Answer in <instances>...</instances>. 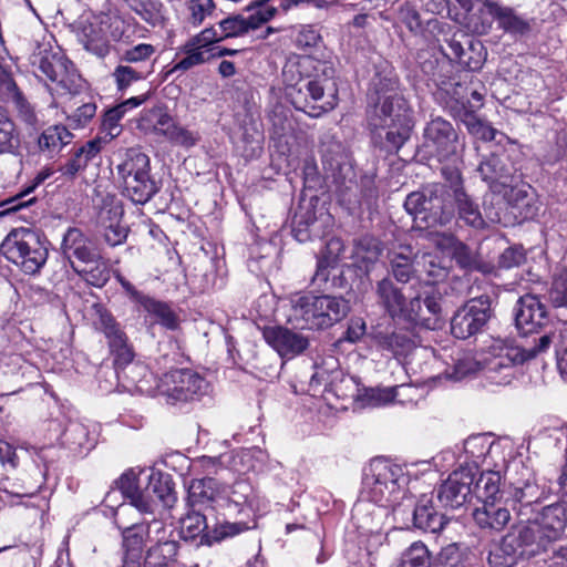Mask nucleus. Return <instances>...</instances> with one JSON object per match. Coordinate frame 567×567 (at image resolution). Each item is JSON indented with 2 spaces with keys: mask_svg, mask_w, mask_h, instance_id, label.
Wrapping results in <instances>:
<instances>
[{
  "mask_svg": "<svg viewBox=\"0 0 567 567\" xmlns=\"http://www.w3.org/2000/svg\"><path fill=\"white\" fill-rule=\"evenodd\" d=\"M1 252L25 275L38 274L48 259L44 241L30 228L11 230L1 244Z\"/></svg>",
  "mask_w": 567,
  "mask_h": 567,
  "instance_id": "obj_6",
  "label": "nucleus"
},
{
  "mask_svg": "<svg viewBox=\"0 0 567 567\" xmlns=\"http://www.w3.org/2000/svg\"><path fill=\"white\" fill-rule=\"evenodd\" d=\"M427 237L441 252H452L462 266H467L470 257L467 248L450 233L429 231Z\"/></svg>",
  "mask_w": 567,
  "mask_h": 567,
  "instance_id": "obj_40",
  "label": "nucleus"
},
{
  "mask_svg": "<svg viewBox=\"0 0 567 567\" xmlns=\"http://www.w3.org/2000/svg\"><path fill=\"white\" fill-rule=\"evenodd\" d=\"M414 327L409 323L395 322L382 329L375 328L372 332L375 344L395 355L410 351L415 346Z\"/></svg>",
  "mask_w": 567,
  "mask_h": 567,
  "instance_id": "obj_20",
  "label": "nucleus"
},
{
  "mask_svg": "<svg viewBox=\"0 0 567 567\" xmlns=\"http://www.w3.org/2000/svg\"><path fill=\"white\" fill-rule=\"evenodd\" d=\"M424 145L432 148L440 161H445L457 154L458 135L449 121L437 116L424 127Z\"/></svg>",
  "mask_w": 567,
  "mask_h": 567,
  "instance_id": "obj_15",
  "label": "nucleus"
},
{
  "mask_svg": "<svg viewBox=\"0 0 567 567\" xmlns=\"http://www.w3.org/2000/svg\"><path fill=\"white\" fill-rule=\"evenodd\" d=\"M96 105L93 102H85L80 105L66 120L72 128H82L95 116Z\"/></svg>",
  "mask_w": 567,
  "mask_h": 567,
  "instance_id": "obj_61",
  "label": "nucleus"
},
{
  "mask_svg": "<svg viewBox=\"0 0 567 567\" xmlns=\"http://www.w3.org/2000/svg\"><path fill=\"white\" fill-rule=\"evenodd\" d=\"M262 337L267 344L286 360L296 358L309 347V340L302 333L282 326L265 327Z\"/></svg>",
  "mask_w": 567,
  "mask_h": 567,
  "instance_id": "obj_18",
  "label": "nucleus"
},
{
  "mask_svg": "<svg viewBox=\"0 0 567 567\" xmlns=\"http://www.w3.org/2000/svg\"><path fill=\"white\" fill-rule=\"evenodd\" d=\"M289 321L308 329H323L342 320L349 305L342 298L331 296L296 295L290 300Z\"/></svg>",
  "mask_w": 567,
  "mask_h": 567,
  "instance_id": "obj_3",
  "label": "nucleus"
},
{
  "mask_svg": "<svg viewBox=\"0 0 567 567\" xmlns=\"http://www.w3.org/2000/svg\"><path fill=\"white\" fill-rule=\"evenodd\" d=\"M176 553L177 545L175 542L156 544L146 554L145 567H164L176 556Z\"/></svg>",
  "mask_w": 567,
  "mask_h": 567,
  "instance_id": "obj_49",
  "label": "nucleus"
},
{
  "mask_svg": "<svg viewBox=\"0 0 567 567\" xmlns=\"http://www.w3.org/2000/svg\"><path fill=\"white\" fill-rule=\"evenodd\" d=\"M425 310L422 309L421 298L419 297L417 320L409 321L410 326H421L425 329L434 330L442 315L441 297L426 296L423 300Z\"/></svg>",
  "mask_w": 567,
  "mask_h": 567,
  "instance_id": "obj_39",
  "label": "nucleus"
},
{
  "mask_svg": "<svg viewBox=\"0 0 567 567\" xmlns=\"http://www.w3.org/2000/svg\"><path fill=\"white\" fill-rule=\"evenodd\" d=\"M378 306L395 322L409 323L417 320L419 296L408 299L390 277L378 280L374 286Z\"/></svg>",
  "mask_w": 567,
  "mask_h": 567,
  "instance_id": "obj_11",
  "label": "nucleus"
},
{
  "mask_svg": "<svg viewBox=\"0 0 567 567\" xmlns=\"http://www.w3.org/2000/svg\"><path fill=\"white\" fill-rule=\"evenodd\" d=\"M126 31V23L114 12H101L82 27L79 34L84 48L103 58L110 51V40L118 41Z\"/></svg>",
  "mask_w": 567,
  "mask_h": 567,
  "instance_id": "obj_9",
  "label": "nucleus"
},
{
  "mask_svg": "<svg viewBox=\"0 0 567 567\" xmlns=\"http://www.w3.org/2000/svg\"><path fill=\"white\" fill-rule=\"evenodd\" d=\"M72 268L80 274L87 284L94 287H103L110 279V271L106 264L99 255L97 261L83 268H79L74 262H71Z\"/></svg>",
  "mask_w": 567,
  "mask_h": 567,
  "instance_id": "obj_46",
  "label": "nucleus"
},
{
  "mask_svg": "<svg viewBox=\"0 0 567 567\" xmlns=\"http://www.w3.org/2000/svg\"><path fill=\"white\" fill-rule=\"evenodd\" d=\"M390 271L398 284H406L414 276L411 251L409 254L393 251L390 255Z\"/></svg>",
  "mask_w": 567,
  "mask_h": 567,
  "instance_id": "obj_48",
  "label": "nucleus"
},
{
  "mask_svg": "<svg viewBox=\"0 0 567 567\" xmlns=\"http://www.w3.org/2000/svg\"><path fill=\"white\" fill-rule=\"evenodd\" d=\"M476 465L466 464L453 471L440 485L437 496H471L474 494Z\"/></svg>",
  "mask_w": 567,
  "mask_h": 567,
  "instance_id": "obj_26",
  "label": "nucleus"
},
{
  "mask_svg": "<svg viewBox=\"0 0 567 567\" xmlns=\"http://www.w3.org/2000/svg\"><path fill=\"white\" fill-rule=\"evenodd\" d=\"M62 251L70 262H73L72 258H75L83 265L89 266L99 259V252L78 228H70L65 233L62 241Z\"/></svg>",
  "mask_w": 567,
  "mask_h": 567,
  "instance_id": "obj_23",
  "label": "nucleus"
},
{
  "mask_svg": "<svg viewBox=\"0 0 567 567\" xmlns=\"http://www.w3.org/2000/svg\"><path fill=\"white\" fill-rule=\"evenodd\" d=\"M457 217L465 225L475 229L485 227L486 221L483 217L478 204L466 193V190H458L457 195L453 196Z\"/></svg>",
  "mask_w": 567,
  "mask_h": 567,
  "instance_id": "obj_35",
  "label": "nucleus"
},
{
  "mask_svg": "<svg viewBox=\"0 0 567 567\" xmlns=\"http://www.w3.org/2000/svg\"><path fill=\"white\" fill-rule=\"evenodd\" d=\"M133 511L141 514L153 513V498H130V502L120 504L115 511V520L117 522L121 515Z\"/></svg>",
  "mask_w": 567,
  "mask_h": 567,
  "instance_id": "obj_63",
  "label": "nucleus"
},
{
  "mask_svg": "<svg viewBox=\"0 0 567 567\" xmlns=\"http://www.w3.org/2000/svg\"><path fill=\"white\" fill-rule=\"evenodd\" d=\"M93 204L96 209V220L100 227L122 220L123 207L121 200L114 194L96 190Z\"/></svg>",
  "mask_w": 567,
  "mask_h": 567,
  "instance_id": "obj_31",
  "label": "nucleus"
},
{
  "mask_svg": "<svg viewBox=\"0 0 567 567\" xmlns=\"http://www.w3.org/2000/svg\"><path fill=\"white\" fill-rule=\"evenodd\" d=\"M147 96H133L109 109L102 118L101 128L105 133L106 143L118 136L122 132L120 121L128 110H133L146 101Z\"/></svg>",
  "mask_w": 567,
  "mask_h": 567,
  "instance_id": "obj_29",
  "label": "nucleus"
},
{
  "mask_svg": "<svg viewBox=\"0 0 567 567\" xmlns=\"http://www.w3.org/2000/svg\"><path fill=\"white\" fill-rule=\"evenodd\" d=\"M165 138H167L171 143L189 148L197 144L200 136L197 132L190 131L179 124H177L175 121L173 122L171 128L168 130V133L166 134Z\"/></svg>",
  "mask_w": 567,
  "mask_h": 567,
  "instance_id": "obj_54",
  "label": "nucleus"
},
{
  "mask_svg": "<svg viewBox=\"0 0 567 567\" xmlns=\"http://www.w3.org/2000/svg\"><path fill=\"white\" fill-rule=\"evenodd\" d=\"M504 190L503 197L505 198L511 210L519 214V221L528 216V193L523 187H512L511 185Z\"/></svg>",
  "mask_w": 567,
  "mask_h": 567,
  "instance_id": "obj_51",
  "label": "nucleus"
},
{
  "mask_svg": "<svg viewBox=\"0 0 567 567\" xmlns=\"http://www.w3.org/2000/svg\"><path fill=\"white\" fill-rule=\"evenodd\" d=\"M493 317L489 296L482 295L466 301L451 319V332L457 339H467L484 330Z\"/></svg>",
  "mask_w": 567,
  "mask_h": 567,
  "instance_id": "obj_13",
  "label": "nucleus"
},
{
  "mask_svg": "<svg viewBox=\"0 0 567 567\" xmlns=\"http://www.w3.org/2000/svg\"><path fill=\"white\" fill-rule=\"evenodd\" d=\"M173 122V117L166 110L156 106L143 112L137 127L145 134H156L165 137Z\"/></svg>",
  "mask_w": 567,
  "mask_h": 567,
  "instance_id": "obj_37",
  "label": "nucleus"
},
{
  "mask_svg": "<svg viewBox=\"0 0 567 567\" xmlns=\"http://www.w3.org/2000/svg\"><path fill=\"white\" fill-rule=\"evenodd\" d=\"M425 215L420 217L425 227L445 226L454 217V209L449 204L452 195L441 183H431L424 186Z\"/></svg>",
  "mask_w": 567,
  "mask_h": 567,
  "instance_id": "obj_17",
  "label": "nucleus"
},
{
  "mask_svg": "<svg viewBox=\"0 0 567 567\" xmlns=\"http://www.w3.org/2000/svg\"><path fill=\"white\" fill-rule=\"evenodd\" d=\"M550 542L558 539L567 526V512L564 502L546 506L538 519H535Z\"/></svg>",
  "mask_w": 567,
  "mask_h": 567,
  "instance_id": "obj_30",
  "label": "nucleus"
},
{
  "mask_svg": "<svg viewBox=\"0 0 567 567\" xmlns=\"http://www.w3.org/2000/svg\"><path fill=\"white\" fill-rule=\"evenodd\" d=\"M105 144L106 138L100 136L94 137L78 148L74 155L81 161L82 166L85 168L91 161L99 156Z\"/></svg>",
  "mask_w": 567,
  "mask_h": 567,
  "instance_id": "obj_58",
  "label": "nucleus"
},
{
  "mask_svg": "<svg viewBox=\"0 0 567 567\" xmlns=\"http://www.w3.org/2000/svg\"><path fill=\"white\" fill-rule=\"evenodd\" d=\"M484 7L491 16L497 19L499 25L506 32L523 34L529 31L528 22L517 16L512 8L503 7L492 0H485Z\"/></svg>",
  "mask_w": 567,
  "mask_h": 567,
  "instance_id": "obj_33",
  "label": "nucleus"
},
{
  "mask_svg": "<svg viewBox=\"0 0 567 567\" xmlns=\"http://www.w3.org/2000/svg\"><path fill=\"white\" fill-rule=\"evenodd\" d=\"M398 112L399 114L395 115L396 122L384 123V126H379L378 130L373 128L374 136L384 140L381 142L382 147L389 152L398 151L409 138L412 130V120L404 117L400 106Z\"/></svg>",
  "mask_w": 567,
  "mask_h": 567,
  "instance_id": "obj_25",
  "label": "nucleus"
},
{
  "mask_svg": "<svg viewBox=\"0 0 567 567\" xmlns=\"http://www.w3.org/2000/svg\"><path fill=\"white\" fill-rule=\"evenodd\" d=\"M477 172L488 184L492 193H502V188L508 187L513 182L512 168L494 154L480 163Z\"/></svg>",
  "mask_w": 567,
  "mask_h": 567,
  "instance_id": "obj_24",
  "label": "nucleus"
},
{
  "mask_svg": "<svg viewBox=\"0 0 567 567\" xmlns=\"http://www.w3.org/2000/svg\"><path fill=\"white\" fill-rule=\"evenodd\" d=\"M127 7L146 23L156 27L164 20V7L159 0H124Z\"/></svg>",
  "mask_w": 567,
  "mask_h": 567,
  "instance_id": "obj_42",
  "label": "nucleus"
},
{
  "mask_svg": "<svg viewBox=\"0 0 567 567\" xmlns=\"http://www.w3.org/2000/svg\"><path fill=\"white\" fill-rule=\"evenodd\" d=\"M93 310L96 317L94 323L104 332L109 341L114 339L115 336L123 333L113 316L104 307L94 305Z\"/></svg>",
  "mask_w": 567,
  "mask_h": 567,
  "instance_id": "obj_55",
  "label": "nucleus"
},
{
  "mask_svg": "<svg viewBox=\"0 0 567 567\" xmlns=\"http://www.w3.org/2000/svg\"><path fill=\"white\" fill-rule=\"evenodd\" d=\"M116 171L123 194L133 203L145 204L158 192V186L150 174V157L140 150H127Z\"/></svg>",
  "mask_w": 567,
  "mask_h": 567,
  "instance_id": "obj_7",
  "label": "nucleus"
},
{
  "mask_svg": "<svg viewBox=\"0 0 567 567\" xmlns=\"http://www.w3.org/2000/svg\"><path fill=\"white\" fill-rule=\"evenodd\" d=\"M551 543L536 520L518 525L506 534L501 546L488 556L492 567H511L517 556H534Z\"/></svg>",
  "mask_w": 567,
  "mask_h": 567,
  "instance_id": "obj_4",
  "label": "nucleus"
},
{
  "mask_svg": "<svg viewBox=\"0 0 567 567\" xmlns=\"http://www.w3.org/2000/svg\"><path fill=\"white\" fill-rule=\"evenodd\" d=\"M187 488V496H216L230 493L227 485L210 476L192 480Z\"/></svg>",
  "mask_w": 567,
  "mask_h": 567,
  "instance_id": "obj_47",
  "label": "nucleus"
},
{
  "mask_svg": "<svg viewBox=\"0 0 567 567\" xmlns=\"http://www.w3.org/2000/svg\"><path fill=\"white\" fill-rule=\"evenodd\" d=\"M286 97L298 111L311 117H319L337 105L334 95L324 100V89L317 80L300 78L286 86Z\"/></svg>",
  "mask_w": 567,
  "mask_h": 567,
  "instance_id": "obj_10",
  "label": "nucleus"
},
{
  "mask_svg": "<svg viewBox=\"0 0 567 567\" xmlns=\"http://www.w3.org/2000/svg\"><path fill=\"white\" fill-rule=\"evenodd\" d=\"M123 546L125 549L123 567H138L144 547L143 533L135 528L126 527L123 534Z\"/></svg>",
  "mask_w": 567,
  "mask_h": 567,
  "instance_id": "obj_43",
  "label": "nucleus"
},
{
  "mask_svg": "<svg viewBox=\"0 0 567 567\" xmlns=\"http://www.w3.org/2000/svg\"><path fill=\"white\" fill-rule=\"evenodd\" d=\"M501 474L498 472L488 471L482 473L477 480L474 478V494L477 496H496L501 492Z\"/></svg>",
  "mask_w": 567,
  "mask_h": 567,
  "instance_id": "obj_53",
  "label": "nucleus"
},
{
  "mask_svg": "<svg viewBox=\"0 0 567 567\" xmlns=\"http://www.w3.org/2000/svg\"><path fill=\"white\" fill-rule=\"evenodd\" d=\"M178 54L184 56L174 64L171 72H185L213 59V53L195 44L190 39L179 48Z\"/></svg>",
  "mask_w": 567,
  "mask_h": 567,
  "instance_id": "obj_38",
  "label": "nucleus"
},
{
  "mask_svg": "<svg viewBox=\"0 0 567 567\" xmlns=\"http://www.w3.org/2000/svg\"><path fill=\"white\" fill-rule=\"evenodd\" d=\"M395 567H430L427 547L421 542L413 543L402 553L400 561Z\"/></svg>",
  "mask_w": 567,
  "mask_h": 567,
  "instance_id": "obj_50",
  "label": "nucleus"
},
{
  "mask_svg": "<svg viewBox=\"0 0 567 567\" xmlns=\"http://www.w3.org/2000/svg\"><path fill=\"white\" fill-rule=\"evenodd\" d=\"M110 348L116 353V362L127 365L134 358L132 347L127 343L126 334L123 332L109 341Z\"/></svg>",
  "mask_w": 567,
  "mask_h": 567,
  "instance_id": "obj_62",
  "label": "nucleus"
},
{
  "mask_svg": "<svg viewBox=\"0 0 567 567\" xmlns=\"http://www.w3.org/2000/svg\"><path fill=\"white\" fill-rule=\"evenodd\" d=\"M344 251L343 241L338 237L330 238L317 262V270L313 276V282L326 284L329 278V268L333 267Z\"/></svg>",
  "mask_w": 567,
  "mask_h": 567,
  "instance_id": "obj_34",
  "label": "nucleus"
},
{
  "mask_svg": "<svg viewBox=\"0 0 567 567\" xmlns=\"http://www.w3.org/2000/svg\"><path fill=\"white\" fill-rule=\"evenodd\" d=\"M382 254L381 243L371 236H363L353 241L351 258L353 266L369 274Z\"/></svg>",
  "mask_w": 567,
  "mask_h": 567,
  "instance_id": "obj_28",
  "label": "nucleus"
},
{
  "mask_svg": "<svg viewBox=\"0 0 567 567\" xmlns=\"http://www.w3.org/2000/svg\"><path fill=\"white\" fill-rule=\"evenodd\" d=\"M175 483L171 474L152 470L145 474V470L135 466L125 470L113 481L110 493H118L121 496H171L174 493Z\"/></svg>",
  "mask_w": 567,
  "mask_h": 567,
  "instance_id": "obj_8",
  "label": "nucleus"
},
{
  "mask_svg": "<svg viewBox=\"0 0 567 567\" xmlns=\"http://www.w3.org/2000/svg\"><path fill=\"white\" fill-rule=\"evenodd\" d=\"M421 264L429 281L435 284L447 277L451 260L437 254L425 252L421 256Z\"/></svg>",
  "mask_w": 567,
  "mask_h": 567,
  "instance_id": "obj_44",
  "label": "nucleus"
},
{
  "mask_svg": "<svg viewBox=\"0 0 567 567\" xmlns=\"http://www.w3.org/2000/svg\"><path fill=\"white\" fill-rule=\"evenodd\" d=\"M419 478L411 480L401 466L384 458H374L363 470L361 494L385 496L394 494H414L427 496L430 492L421 488Z\"/></svg>",
  "mask_w": 567,
  "mask_h": 567,
  "instance_id": "obj_2",
  "label": "nucleus"
},
{
  "mask_svg": "<svg viewBox=\"0 0 567 567\" xmlns=\"http://www.w3.org/2000/svg\"><path fill=\"white\" fill-rule=\"evenodd\" d=\"M385 90L382 86V81L374 83L378 101L374 105L373 114L370 115L369 123L372 128L384 126V123L396 122V114H399V106L406 120H411V111L406 100L400 95L395 87L396 81L392 78L385 79Z\"/></svg>",
  "mask_w": 567,
  "mask_h": 567,
  "instance_id": "obj_14",
  "label": "nucleus"
},
{
  "mask_svg": "<svg viewBox=\"0 0 567 567\" xmlns=\"http://www.w3.org/2000/svg\"><path fill=\"white\" fill-rule=\"evenodd\" d=\"M112 75L120 91L126 90L134 82L140 81L146 76L143 71L127 64H118L113 71Z\"/></svg>",
  "mask_w": 567,
  "mask_h": 567,
  "instance_id": "obj_56",
  "label": "nucleus"
},
{
  "mask_svg": "<svg viewBox=\"0 0 567 567\" xmlns=\"http://www.w3.org/2000/svg\"><path fill=\"white\" fill-rule=\"evenodd\" d=\"M551 344L549 334L542 336L537 343L530 348L507 344L502 340H495L488 348L487 354L482 360L484 378L495 385L509 384L516 374V367L527 360L546 352Z\"/></svg>",
  "mask_w": 567,
  "mask_h": 567,
  "instance_id": "obj_1",
  "label": "nucleus"
},
{
  "mask_svg": "<svg viewBox=\"0 0 567 567\" xmlns=\"http://www.w3.org/2000/svg\"><path fill=\"white\" fill-rule=\"evenodd\" d=\"M514 313L516 327L524 334L536 331L547 318L545 305L534 295L520 297L517 300Z\"/></svg>",
  "mask_w": 567,
  "mask_h": 567,
  "instance_id": "obj_21",
  "label": "nucleus"
},
{
  "mask_svg": "<svg viewBox=\"0 0 567 567\" xmlns=\"http://www.w3.org/2000/svg\"><path fill=\"white\" fill-rule=\"evenodd\" d=\"M423 501H425V504H419L414 509L415 525L432 533L442 529L444 526L443 515L436 513L432 506L427 505L431 503L430 498H423Z\"/></svg>",
  "mask_w": 567,
  "mask_h": 567,
  "instance_id": "obj_45",
  "label": "nucleus"
},
{
  "mask_svg": "<svg viewBox=\"0 0 567 567\" xmlns=\"http://www.w3.org/2000/svg\"><path fill=\"white\" fill-rule=\"evenodd\" d=\"M207 389V381L189 369L172 370L165 373L158 383L159 394L165 396L169 404L198 399Z\"/></svg>",
  "mask_w": 567,
  "mask_h": 567,
  "instance_id": "obj_12",
  "label": "nucleus"
},
{
  "mask_svg": "<svg viewBox=\"0 0 567 567\" xmlns=\"http://www.w3.org/2000/svg\"><path fill=\"white\" fill-rule=\"evenodd\" d=\"M247 529V525L243 523L223 522L215 525V527L207 533L208 540L221 542L228 537L236 536Z\"/></svg>",
  "mask_w": 567,
  "mask_h": 567,
  "instance_id": "obj_60",
  "label": "nucleus"
},
{
  "mask_svg": "<svg viewBox=\"0 0 567 567\" xmlns=\"http://www.w3.org/2000/svg\"><path fill=\"white\" fill-rule=\"evenodd\" d=\"M207 528L206 517L198 512H189L182 519V532L186 537L194 538Z\"/></svg>",
  "mask_w": 567,
  "mask_h": 567,
  "instance_id": "obj_59",
  "label": "nucleus"
},
{
  "mask_svg": "<svg viewBox=\"0 0 567 567\" xmlns=\"http://www.w3.org/2000/svg\"><path fill=\"white\" fill-rule=\"evenodd\" d=\"M256 6L258 9L249 17L233 14L219 21L220 37L225 39L241 37L250 30L260 28L277 13L275 7L267 6L264 2H258Z\"/></svg>",
  "mask_w": 567,
  "mask_h": 567,
  "instance_id": "obj_19",
  "label": "nucleus"
},
{
  "mask_svg": "<svg viewBox=\"0 0 567 567\" xmlns=\"http://www.w3.org/2000/svg\"><path fill=\"white\" fill-rule=\"evenodd\" d=\"M332 218L329 214L316 217L311 207H300L292 219V234L299 243H306L315 238H321L326 231L324 227L331 225Z\"/></svg>",
  "mask_w": 567,
  "mask_h": 567,
  "instance_id": "obj_22",
  "label": "nucleus"
},
{
  "mask_svg": "<svg viewBox=\"0 0 567 567\" xmlns=\"http://www.w3.org/2000/svg\"><path fill=\"white\" fill-rule=\"evenodd\" d=\"M74 135L65 125L56 124L45 128L38 137L39 150L52 157L70 144Z\"/></svg>",
  "mask_w": 567,
  "mask_h": 567,
  "instance_id": "obj_32",
  "label": "nucleus"
},
{
  "mask_svg": "<svg viewBox=\"0 0 567 567\" xmlns=\"http://www.w3.org/2000/svg\"><path fill=\"white\" fill-rule=\"evenodd\" d=\"M473 517L482 527L503 528L509 520V511L502 504V498L482 499V505L473 512Z\"/></svg>",
  "mask_w": 567,
  "mask_h": 567,
  "instance_id": "obj_27",
  "label": "nucleus"
},
{
  "mask_svg": "<svg viewBox=\"0 0 567 567\" xmlns=\"http://www.w3.org/2000/svg\"><path fill=\"white\" fill-rule=\"evenodd\" d=\"M116 278L131 301H133L140 310H144L148 315L153 316L156 319V322L166 329H177L179 324V318L168 303L147 296L142 291H138L128 280H126L121 275H117Z\"/></svg>",
  "mask_w": 567,
  "mask_h": 567,
  "instance_id": "obj_16",
  "label": "nucleus"
},
{
  "mask_svg": "<svg viewBox=\"0 0 567 567\" xmlns=\"http://www.w3.org/2000/svg\"><path fill=\"white\" fill-rule=\"evenodd\" d=\"M501 193H492L491 199L485 202V218L494 224H501L505 227L514 226L519 223V214L511 210L505 198Z\"/></svg>",
  "mask_w": 567,
  "mask_h": 567,
  "instance_id": "obj_36",
  "label": "nucleus"
},
{
  "mask_svg": "<svg viewBox=\"0 0 567 567\" xmlns=\"http://www.w3.org/2000/svg\"><path fill=\"white\" fill-rule=\"evenodd\" d=\"M20 145V133L14 122L0 107V154H17Z\"/></svg>",
  "mask_w": 567,
  "mask_h": 567,
  "instance_id": "obj_41",
  "label": "nucleus"
},
{
  "mask_svg": "<svg viewBox=\"0 0 567 567\" xmlns=\"http://www.w3.org/2000/svg\"><path fill=\"white\" fill-rule=\"evenodd\" d=\"M32 64L35 75L50 82L47 86L52 94L76 95L85 87V81L61 52H40L33 56Z\"/></svg>",
  "mask_w": 567,
  "mask_h": 567,
  "instance_id": "obj_5",
  "label": "nucleus"
},
{
  "mask_svg": "<svg viewBox=\"0 0 567 567\" xmlns=\"http://www.w3.org/2000/svg\"><path fill=\"white\" fill-rule=\"evenodd\" d=\"M463 123L470 134L482 141H493L497 131L489 125L486 121L477 117L473 112H467L464 115Z\"/></svg>",
  "mask_w": 567,
  "mask_h": 567,
  "instance_id": "obj_52",
  "label": "nucleus"
},
{
  "mask_svg": "<svg viewBox=\"0 0 567 567\" xmlns=\"http://www.w3.org/2000/svg\"><path fill=\"white\" fill-rule=\"evenodd\" d=\"M63 439L71 446L85 447L89 442V430L80 422H70L65 427Z\"/></svg>",
  "mask_w": 567,
  "mask_h": 567,
  "instance_id": "obj_57",
  "label": "nucleus"
},
{
  "mask_svg": "<svg viewBox=\"0 0 567 567\" xmlns=\"http://www.w3.org/2000/svg\"><path fill=\"white\" fill-rule=\"evenodd\" d=\"M549 298L555 307L567 308V270H564L554 279Z\"/></svg>",
  "mask_w": 567,
  "mask_h": 567,
  "instance_id": "obj_64",
  "label": "nucleus"
}]
</instances>
